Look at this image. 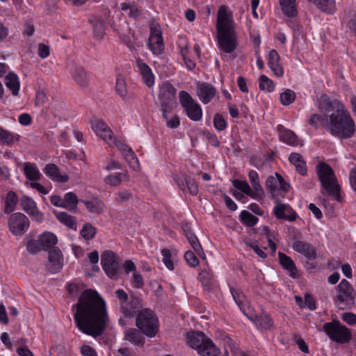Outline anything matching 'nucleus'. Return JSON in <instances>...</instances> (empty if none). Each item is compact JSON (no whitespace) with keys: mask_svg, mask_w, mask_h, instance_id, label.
<instances>
[{"mask_svg":"<svg viewBox=\"0 0 356 356\" xmlns=\"http://www.w3.org/2000/svg\"><path fill=\"white\" fill-rule=\"evenodd\" d=\"M8 225L10 232L13 235L21 236L29 229L30 221L26 215L17 212L10 216Z\"/></svg>","mask_w":356,"mask_h":356,"instance_id":"nucleus-10","label":"nucleus"},{"mask_svg":"<svg viewBox=\"0 0 356 356\" xmlns=\"http://www.w3.org/2000/svg\"><path fill=\"white\" fill-rule=\"evenodd\" d=\"M87 209L91 212L95 213H102L105 208V204L103 201L100 200L98 197H93L90 200H83Z\"/></svg>","mask_w":356,"mask_h":356,"instance_id":"nucleus-33","label":"nucleus"},{"mask_svg":"<svg viewBox=\"0 0 356 356\" xmlns=\"http://www.w3.org/2000/svg\"><path fill=\"white\" fill-rule=\"evenodd\" d=\"M161 104V111L162 112V117L165 118L168 117L169 115L172 113L175 108L177 107V102H165V103H160Z\"/></svg>","mask_w":356,"mask_h":356,"instance_id":"nucleus-54","label":"nucleus"},{"mask_svg":"<svg viewBox=\"0 0 356 356\" xmlns=\"http://www.w3.org/2000/svg\"><path fill=\"white\" fill-rule=\"evenodd\" d=\"M132 286L136 289H140L144 286V281L142 275L138 272L133 273Z\"/></svg>","mask_w":356,"mask_h":356,"instance_id":"nucleus-62","label":"nucleus"},{"mask_svg":"<svg viewBox=\"0 0 356 356\" xmlns=\"http://www.w3.org/2000/svg\"><path fill=\"white\" fill-rule=\"evenodd\" d=\"M24 172L26 177L32 182L40 181L42 177L38 168L33 163H25L24 164Z\"/></svg>","mask_w":356,"mask_h":356,"instance_id":"nucleus-30","label":"nucleus"},{"mask_svg":"<svg viewBox=\"0 0 356 356\" xmlns=\"http://www.w3.org/2000/svg\"><path fill=\"white\" fill-rule=\"evenodd\" d=\"M80 234L85 240L90 241L96 235L97 229L92 224L88 222L83 225Z\"/></svg>","mask_w":356,"mask_h":356,"instance_id":"nucleus-46","label":"nucleus"},{"mask_svg":"<svg viewBox=\"0 0 356 356\" xmlns=\"http://www.w3.org/2000/svg\"><path fill=\"white\" fill-rule=\"evenodd\" d=\"M20 136L17 134L11 132L0 127V143L2 145L7 146H12L16 143H18Z\"/></svg>","mask_w":356,"mask_h":356,"instance_id":"nucleus-29","label":"nucleus"},{"mask_svg":"<svg viewBox=\"0 0 356 356\" xmlns=\"http://www.w3.org/2000/svg\"><path fill=\"white\" fill-rule=\"evenodd\" d=\"M132 197V193L127 190H122L115 194V202L118 204L127 202Z\"/></svg>","mask_w":356,"mask_h":356,"instance_id":"nucleus-55","label":"nucleus"},{"mask_svg":"<svg viewBox=\"0 0 356 356\" xmlns=\"http://www.w3.org/2000/svg\"><path fill=\"white\" fill-rule=\"evenodd\" d=\"M120 309L125 317H133L136 312V308L129 304L128 301L121 304Z\"/></svg>","mask_w":356,"mask_h":356,"instance_id":"nucleus-56","label":"nucleus"},{"mask_svg":"<svg viewBox=\"0 0 356 356\" xmlns=\"http://www.w3.org/2000/svg\"><path fill=\"white\" fill-rule=\"evenodd\" d=\"M179 102L186 115L193 121H199L202 118V110L200 105L195 101L191 95L185 90L179 94Z\"/></svg>","mask_w":356,"mask_h":356,"instance_id":"nucleus-8","label":"nucleus"},{"mask_svg":"<svg viewBox=\"0 0 356 356\" xmlns=\"http://www.w3.org/2000/svg\"><path fill=\"white\" fill-rule=\"evenodd\" d=\"M161 254L163 256V261L165 266L169 270H173L174 264L171 260V252L168 248H164L161 250Z\"/></svg>","mask_w":356,"mask_h":356,"instance_id":"nucleus-59","label":"nucleus"},{"mask_svg":"<svg viewBox=\"0 0 356 356\" xmlns=\"http://www.w3.org/2000/svg\"><path fill=\"white\" fill-rule=\"evenodd\" d=\"M198 279L206 289H210L213 280V275L211 270L210 268L202 270L199 273Z\"/></svg>","mask_w":356,"mask_h":356,"instance_id":"nucleus-42","label":"nucleus"},{"mask_svg":"<svg viewBox=\"0 0 356 356\" xmlns=\"http://www.w3.org/2000/svg\"><path fill=\"white\" fill-rule=\"evenodd\" d=\"M136 66L138 68L143 83L148 88L152 87L154 84V75L152 71V69L142 59L140 58L136 60Z\"/></svg>","mask_w":356,"mask_h":356,"instance_id":"nucleus-22","label":"nucleus"},{"mask_svg":"<svg viewBox=\"0 0 356 356\" xmlns=\"http://www.w3.org/2000/svg\"><path fill=\"white\" fill-rule=\"evenodd\" d=\"M43 171L53 181L65 183L69 180L68 175L67 174L61 175L58 167L54 163L47 164Z\"/></svg>","mask_w":356,"mask_h":356,"instance_id":"nucleus-26","label":"nucleus"},{"mask_svg":"<svg viewBox=\"0 0 356 356\" xmlns=\"http://www.w3.org/2000/svg\"><path fill=\"white\" fill-rule=\"evenodd\" d=\"M266 186L273 198L278 200L280 197L283 196L282 194H280V189L278 188V178L277 177H268L266 182Z\"/></svg>","mask_w":356,"mask_h":356,"instance_id":"nucleus-37","label":"nucleus"},{"mask_svg":"<svg viewBox=\"0 0 356 356\" xmlns=\"http://www.w3.org/2000/svg\"><path fill=\"white\" fill-rule=\"evenodd\" d=\"M309 125L317 129L320 124L323 125L328 123L327 116L325 115H319L316 113L312 114L308 120Z\"/></svg>","mask_w":356,"mask_h":356,"instance_id":"nucleus-47","label":"nucleus"},{"mask_svg":"<svg viewBox=\"0 0 356 356\" xmlns=\"http://www.w3.org/2000/svg\"><path fill=\"white\" fill-rule=\"evenodd\" d=\"M316 171L323 188L335 200L340 202L342 199L340 187L332 168L328 164L321 162L316 167Z\"/></svg>","mask_w":356,"mask_h":356,"instance_id":"nucleus-4","label":"nucleus"},{"mask_svg":"<svg viewBox=\"0 0 356 356\" xmlns=\"http://www.w3.org/2000/svg\"><path fill=\"white\" fill-rule=\"evenodd\" d=\"M184 259L191 267H196L199 265V260L193 251H186L184 254Z\"/></svg>","mask_w":356,"mask_h":356,"instance_id":"nucleus-60","label":"nucleus"},{"mask_svg":"<svg viewBox=\"0 0 356 356\" xmlns=\"http://www.w3.org/2000/svg\"><path fill=\"white\" fill-rule=\"evenodd\" d=\"M113 143V147H116L123 154L130 168H133L136 171L138 170L140 168L139 161L131 148L127 145L124 141L120 138L115 140Z\"/></svg>","mask_w":356,"mask_h":356,"instance_id":"nucleus-13","label":"nucleus"},{"mask_svg":"<svg viewBox=\"0 0 356 356\" xmlns=\"http://www.w3.org/2000/svg\"><path fill=\"white\" fill-rule=\"evenodd\" d=\"M233 186L245 193V195L250 197L251 188L246 181H241L239 179H234L232 181Z\"/></svg>","mask_w":356,"mask_h":356,"instance_id":"nucleus-53","label":"nucleus"},{"mask_svg":"<svg viewBox=\"0 0 356 356\" xmlns=\"http://www.w3.org/2000/svg\"><path fill=\"white\" fill-rule=\"evenodd\" d=\"M176 93L177 90L172 83L168 81L163 83L160 86L159 95L160 103L177 102Z\"/></svg>","mask_w":356,"mask_h":356,"instance_id":"nucleus-21","label":"nucleus"},{"mask_svg":"<svg viewBox=\"0 0 356 356\" xmlns=\"http://www.w3.org/2000/svg\"><path fill=\"white\" fill-rule=\"evenodd\" d=\"M39 239L44 250H49L57 243V237L51 232H46L40 236Z\"/></svg>","mask_w":356,"mask_h":356,"instance_id":"nucleus-40","label":"nucleus"},{"mask_svg":"<svg viewBox=\"0 0 356 356\" xmlns=\"http://www.w3.org/2000/svg\"><path fill=\"white\" fill-rule=\"evenodd\" d=\"M197 95L200 101L209 104L216 96V89L210 83L202 82L197 84Z\"/></svg>","mask_w":356,"mask_h":356,"instance_id":"nucleus-17","label":"nucleus"},{"mask_svg":"<svg viewBox=\"0 0 356 356\" xmlns=\"http://www.w3.org/2000/svg\"><path fill=\"white\" fill-rule=\"evenodd\" d=\"M213 125L217 130L223 131L227 127V122L222 115L216 113L213 118Z\"/></svg>","mask_w":356,"mask_h":356,"instance_id":"nucleus-57","label":"nucleus"},{"mask_svg":"<svg viewBox=\"0 0 356 356\" xmlns=\"http://www.w3.org/2000/svg\"><path fill=\"white\" fill-rule=\"evenodd\" d=\"M5 84L9 88L13 95H17L19 90V82L18 76L13 72H10L5 78Z\"/></svg>","mask_w":356,"mask_h":356,"instance_id":"nucleus-36","label":"nucleus"},{"mask_svg":"<svg viewBox=\"0 0 356 356\" xmlns=\"http://www.w3.org/2000/svg\"><path fill=\"white\" fill-rule=\"evenodd\" d=\"M79 200L75 193H67L63 198L64 208L70 211H76Z\"/></svg>","mask_w":356,"mask_h":356,"instance_id":"nucleus-43","label":"nucleus"},{"mask_svg":"<svg viewBox=\"0 0 356 356\" xmlns=\"http://www.w3.org/2000/svg\"><path fill=\"white\" fill-rule=\"evenodd\" d=\"M81 353L83 356H97L95 350L88 345H83L81 348Z\"/></svg>","mask_w":356,"mask_h":356,"instance_id":"nucleus-64","label":"nucleus"},{"mask_svg":"<svg viewBox=\"0 0 356 356\" xmlns=\"http://www.w3.org/2000/svg\"><path fill=\"white\" fill-rule=\"evenodd\" d=\"M254 321L257 326L264 330H271L273 327V321L270 316L266 312H262L255 316Z\"/></svg>","mask_w":356,"mask_h":356,"instance_id":"nucleus-32","label":"nucleus"},{"mask_svg":"<svg viewBox=\"0 0 356 356\" xmlns=\"http://www.w3.org/2000/svg\"><path fill=\"white\" fill-rule=\"evenodd\" d=\"M280 264L282 268L289 272V275L293 278L298 277V269L292 259L286 254L280 252L278 253Z\"/></svg>","mask_w":356,"mask_h":356,"instance_id":"nucleus-24","label":"nucleus"},{"mask_svg":"<svg viewBox=\"0 0 356 356\" xmlns=\"http://www.w3.org/2000/svg\"><path fill=\"white\" fill-rule=\"evenodd\" d=\"M240 220L244 225L250 227L254 226L258 222L259 219L249 211L243 210L240 214Z\"/></svg>","mask_w":356,"mask_h":356,"instance_id":"nucleus-45","label":"nucleus"},{"mask_svg":"<svg viewBox=\"0 0 356 356\" xmlns=\"http://www.w3.org/2000/svg\"><path fill=\"white\" fill-rule=\"evenodd\" d=\"M321 111L334 112L329 115L327 127L330 134L341 139L350 138L355 132V124L350 113L338 99L321 95L318 104Z\"/></svg>","mask_w":356,"mask_h":356,"instance_id":"nucleus-2","label":"nucleus"},{"mask_svg":"<svg viewBox=\"0 0 356 356\" xmlns=\"http://www.w3.org/2000/svg\"><path fill=\"white\" fill-rule=\"evenodd\" d=\"M56 218L63 225L69 228L76 230V219L74 216H72L66 212H56L54 213Z\"/></svg>","mask_w":356,"mask_h":356,"instance_id":"nucleus-38","label":"nucleus"},{"mask_svg":"<svg viewBox=\"0 0 356 356\" xmlns=\"http://www.w3.org/2000/svg\"><path fill=\"white\" fill-rule=\"evenodd\" d=\"M273 213L277 219H284L293 222L297 218L296 212L287 204L277 202L274 207Z\"/></svg>","mask_w":356,"mask_h":356,"instance_id":"nucleus-16","label":"nucleus"},{"mask_svg":"<svg viewBox=\"0 0 356 356\" xmlns=\"http://www.w3.org/2000/svg\"><path fill=\"white\" fill-rule=\"evenodd\" d=\"M22 209L33 220L42 222L44 220V214L39 211L35 202L28 195H24L20 200Z\"/></svg>","mask_w":356,"mask_h":356,"instance_id":"nucleus-12","label":"nucleus"},{"mask_svg":"<svg viewBox=\"0 0 356 356\" xmlns=\"http://www.w3.org/2000/svg\"><path fill=\"white\" fill-rule=\"evenodd\" d=\"M26 249L28 252L35 254L40 251H41L42 249V244L40 243V239L35 241V240H31L28 242L26 245Z\"/></svg>","mask_w":356,"mask_h":356,"instance_id":"nucleus-58","label":"nucleus"},{"mask_svg":"<svg viewBox=\"0 0 356 356\" xmlns=\"http://www.w3.org/2000/svg\"><path fill=\"white\" fill-rule=\"evenodd\" d=\"M316 7L324 13L329 14L333 13L336 10L334 0H309Z\"/></svg>","mask_w":356,"mask_h":356,"instance_id":"nucleus-35","label":"nucleus"},{"mask_svg":"<svg viewBox=\"0 0 356 356\" xmlns=\"http://www.w3.org/2000/svg\"><path fill=\"white\" fill-rule=\"evenodd\" d=\"M259 88L261 90H266L268 92H273L275 89L273 81L267 76L262 74L259 78Z\"/></svg>","mask_w":356,"mask_h":356,"instance_id":"nucleus-50","label":"nucleus"},{"mask_svg":"<svg viewBox=\"0 0 356 356\" xmlns=\"http://www.w3.org/2000/svg\"><path fill=\"white\" fill-rule=\"evenodd\" d=\"M124 339L129 341L135 346H143L145 337L140 330L129 328L124 332Z\"/></svg>","mask_w":356,"mask_h":356,"instance_id":"nucleus-27","label":"nucleus"},{"mask_svg":"<svg viewBox=\"0 0 356 356\" xmlns=\"http://www.w3.org/2000/svg\"><path fill=\"white\" fill-rule=\"evenodd\" d=\"M296 97V95L294 91L286 89L284 92H282L280 96V102L284 106H288L292 104Z\"/></svg>","mask_w":356,"mask_h":356,"instance_id":"nucleus-49","label":"nucleus"},{"mask_svg":"<svg viewBox=\"0 0 356 356\" xmlns=\"http://www.w3.org/2000/svg\"><path fill=\"white\" fill-rule=\"evenodd\" d=\"M289 161L296 167L297 172L301 175H306L307 173V165L302 155L299 153L293 152L289 157Z\"/></svg>","mask_w":356,"mask_h":356,"instance_id":"nucleus-28","label":"nucleus"},{"mask_svg":"<svg viewBox=\"0 0 356 356\" xmlns=\"http://www.w3.org/2000/svg\"><path fill=\"white\" fill-rule=\"evenodd\" d=\"M136 325L140 331L148 337L156 335L159 329V319L156 314L149 309L139 312L136 316Z\"/></svg>","mask_w":356,"mask_h":356,"instance_id":"nucleus-5","label":"nucleus"},{"mask_svg":"<svg viewBox=\"0 0 356 356\" xmlns=\"http://www.w3.org/2000/svg\"><path fill=\"white\" fill-rule=\"evenodd\" d=\"M129 179V175L127 172L121 173L117 172L109 175L104 178V182L106 184L117 186H119L122 181H127Z\"/></svg>","mask_w":356,"mask_h":356,"instance_id":"nucleus-39","label":"nucleus"},{"mask_svg":"<svg viewBox=\"0 0 356 356\" xmlns=\"http://www.w3.org/2000/svg\"><path fill=\"white\" fill-rule=\"evenodd\" d=\"M208 339H205V335L202 332H188L186 334V343L187 344L197 350L198 353L204 346V343Z\"/></svg>","mask_w":356,"mask_h":356,"instance_id":"nucleus-23","label":"nucleus"},{"mask_svg":"<svg viewBox=\"0 0 356 356\" xmlns=\"http://www.w3.org/2000/svg\"><path fill=\"white\" fill-rule=\"evenodd\" d=\"M293 250L303 254L309 260H314L316 258V248L309 243L302 241H296L293 243Z\"/></svg>","mask_w":356,"mask_h":356,"instance_id":"nucleus-19","label":"nucleus"},{"mask_svg":"<svg viewBox=\"0 0 356 356\" xmlns=\"http://www.w3.org/2000/svg\"><path fill=\"white\" fill-rule=\"evenodd\" d=\"M252 188H251L250 197L257 200H261L264 196V191L260 185L259 181L251 184Z\"/></svg>","mask_w":356,"mask_h":356,"instance_id":"nucleus-52","label":"nucleus"},{"mask_svg":"<svg viewBox=\"0 0 356 356\" xmlns=\"http://www.w3.org/2000/svg\"><path fill=\"white\" fill-rule=\"evenodd\" d=\"M218 41L222 51L230 54L237 47V35L232 13L227 6H220L217 13Z\"/></svg>","mask_w":356,"mask_h":356,"instance_id":"nucleus-3","label":"nucleus"},{"mask_svg":"<svg viewBox=\"0 0 356 356\" xmlns=\"http://www.w3.org/2000/svg\"><path fill=\"white\" fill-rule=\"evenodd\" d=\"M342 320L350 325L356 324V314L351 312H346L342 314Z\"/></svg>","mask_w":356,"mask_h":356,"instance_id":"nucleus-63","label":"nucleus"},{"mask_svg":"<svg viewBox=\"0 0 356 356\" xmlns=\"http://www.w3.org/2000/svg\"><path fill=\"white\" fill-rule=\"evenodd\" d=\"M120 257L113 251L107 250L101 255V264L106 275L111 279L116 278L120 270Z\"/></svg>","mask_w":356,"mask_h":356,"instance_id":"nucleus-9","label":"nucleus"},{"mask_svg":"<svg viewBox=\"0 0 356 356\" xmlns=\"http://www.w3.org/2000/svg\"><path fill=\"white\" fill-rule=\"evenodd\" d=\"M165 122L166 126L170 129H176L180 125V119L177 115H174L172 117L163 118Z\"/></svg>","mask_w":356,"mask_h":356,"instance_id":"nucleus-61","label":"nucleus"},{"mask_svg":"<svg viewBox=\"0 0 356 356\" xmlns=\"http://www.w3.org/2000/svg\"><path fill=\"white\" fill-rule=\"evenodd\" d=\"M280 57L275 49H272L268 54V65L275 76L281 77L283 76V67L280 65Z\"/></svg>","mask_w":356,"mask_h":356,"instance_id":"nucleus-25","label":"nucleus"},{"mask_svg":"<svg viewBox=\"0 0 356 356\" xmlns=\"http://www.w3.org/2000/svg\"><path fill=\"white\" fill-rule=\"evenodd\" d=\"M74 78L77 83L82 86H86L88 83V76L83 68H77L74 73Z\"/></svg>","mask_w":356,"mask_h":356,"instance_id":"nucleus-48","label":"nucleus"},{"mask_svg":"<svg viewBox=\"0 0 356 356\" xmlns=\"http://www.w3.org/2000/svg\"><path fill=\"white\" fill-rule=\"evenodd\" d=\"M148 47L154 54H161L164 49L163 38H149Z\"/></svg>","mask_w":356,"mask_h":356,"instance_id":"nucleus-44","label":"nucleus"},{"mask_svg":"<svg viewBox=\"0 0 356 356\" xmlns=\"http://www.w3.org/2000/svg\"><path fill=\"white\" fill-rule=\"evenodd\" d=\"M277 129L279 134V138L283 143L294 147L302 145V142L298 139V136L293 131L286 129L282 124H279L277 127Z\"/></svg>","mask_w":356,"mask_h":356,"instance_id":"nucleus-20","label":"nucleus"},{"mask_svg":"<svg viewBox=\"0 0 356 356\" xmlns=\"http://www.w3.org/2000/svg\"><path fill=\"white\" fill-rule=\"evenodd\" d=\"M337 296L334 298L335 305L339 309H350L355 305L356 292L350 283L342 280L337 286Z\"/></svg>","mask_w":356,"mask_h":356,"instance_id":"nucleus-6","label":"nucleus"},{"mask_svg":"<svg viewBox=\"0 0 356 356\" xmlns=\"http://www.w3.org/2000/svg\"><path fill=\"white\" fill-rule=\"evenodd\" d=\"M199 354L201 356H222L220 355L219 349L213 344L211 339L206 341Z\"/></svg>","mask_w":356,"mask_h":356,"instance_id":"nucleus-41","label":"nucleus"},{"mask_svg":"<svg viewBox=\"0 0 356 356\" xmlns=\"http://www.w3.org/2000/svg\"><path fill=\"white\" fill-rule=\"evenodd\" d=\"M323 328L328 337L336 343L341 344L348 343L352 339L350 330L337 320L325 323Z\"/></svg>","mask_w":356,"mask_h":356,"instance_id":"nucleus-7","label":"nucleus"},{"mask_svg":"<svg viewBox=\"0 0 356 356\" xmlns=\"http://www.w3.org/2000/svg\"><path fill=\"white\" fill-rule=\"evenodd\" d=\"M49 264L47 268L51 273H56L60 270L63 266V259L61 251L55 248L49 252Z\"/></svg>","mask_w":356,"mask_h":356,"instance_id":"nucleus-18","label":"nucleus"},{"mask_svg":"<svg viewBox=\"0 0 356 356\" xmlns=\"http://www.w3.org/2000/svg\"><path fill=\"white\" fill-rule=\"evenodd\" d=\"M182 230L187 238L188 243L195 252L197 256L202 259H206V255L204 250L197 238L196 235L193 232L188 222H183L181 225Z\"/></svg>","mask_w":356,"mask_h":356,"instance_id":"nucleus-14","label":"nucleus"},{"mask_svg":"<svg viewBox=\"0 0 356 356\" xmlns=\"http://www.w3.org/2000/svg\"><path fill=\"white\" fill-rule=\"evenodd\" d=\"M91 127L97 136L102 138L111 147H113V143L118 139L114 137L113 131L103 120L92 121Z\"/></svg>","mask_w":356,"mask_h":356,"instance_id":"nucleus-11","label":"nucleus"},{"mask_svg":"<svg viewBox=\"0 0 356 356\" xmlns=\"http://www.w3.org/2000/svg\"><path fill=\"white\" fill-rule=\"evenodd\" d=\"M283 13L289 17H296L298 10L296 4V0H279Z\"/></svg>","mask_w":356,"mask_h":356,"instance_id":"nucleus-34","label":"nucleus"},{"mask_svg":"<svg viewBox=\"0 0 356 356\" xmlns=\"http://www.w3.org/2000/svg\"><path fill=\"white\" fill-rule=\"evenodd\" d=\"M115 90L123 99L127 95V84L123 76L118 75L116 79Z\"/></svg>","mask_w":356,"mask_h":356,"instance_id":"nucleus-51","label":"nucleus"},{"mask_svg":"<svg viewBox=\"0 0 356 356\" xmlns=\"http://www.w3.org/2000/svg\"><path fill=\"white\" fill-rule=\"evenodd\" d=\"M18 202L19 198L16 193L13 191H9L5 197L3 212L9 214L14 211Z\"/></svg>","mask_w":356,"mask_h":356,"instance_id":"nucleus-31","label":"nucleus"},{"mask_svg":"<svg viewBox=\"0 0 356 356\" xmlns=\"http://www.w3.org/2000/svg\"><path fill=\"white\" fill-rule=\"evenodd\" d=\"M175 181L177 184L179 189L184 191L186 186H187L188 193L192 195H196L199 192V188L195 180L186 174H181L175 177Z\"/></svg>","mask_w":356,"mask_h":356,"instance_id":"nucleus-15","label":"nucleus"},{"mask_svg":"<svg viewBox=\"0 0 356 356\" xmlns=\"http://www.w3.org/2000/svg\"><path fill=\"white\" fill-rule=\"evenodd\" d=\"M72 310L75 324L83 333L97 337L104 332L109 318L106 302L96 290H84Z\"/></svg>","mask_w":356,"mask_h":356,"instance_id":"nucleus-1","label":"nucleus"}]
</instances>
